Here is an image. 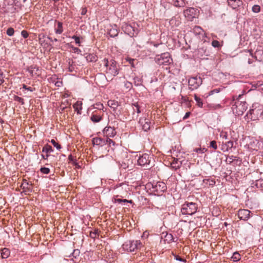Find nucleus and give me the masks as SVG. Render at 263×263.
<instances>
[{
	"instance_id": "obj_1",
	"label": "nucleus",
	"mask_w": 263,
	"mask_h": 263,
	"mask_svg": "<svg viewBox=\"0 0 263 263\" xmlns=\"http://www.w3.org/2000/svg\"><path fill=\"white\" fill-rule=\"evenodd\" d=\"M241 95H239L236 99L234 98L232 103V109L234 114L237 116L242 115L247 108V104L245 101H241L239 98Z\"/></svg>"
},
{
	"instance_id": "obj_2",
	"label": "nucleus",
	"mask_w": 263,
	"mask_h": 263,
	"mask_svg": "<svg viewBox=\"0 0 263 263\" xmlns=\"http://www.w3.org/2000/svg\"><path fill=\"white\" fill-rule=\"evenodd\" d=\"M198 210V205L193 202H185L181 206V212L183 215H192L196 213Z\"/></svg>"
},
{
	"instance_id": "obj_3",
	"label": "nucleus",
	"mask_w": 263,
	"mask_h": 263,
	"mask_svg": "<svg viewBox=\"0 0 263 263\" xmlns=\"http://www.w3.org/2000/svg\"><path fill=\"white\" fill-rule=\"evenodd\" d=\"M247 116L253 120H256L260 117L263 118V106L260 105H255L252 106V108L250 109Z\"/></svg>"
},
{
	"instance_id": "obj_4",
	"label": "nucleus",
	"mask_w": 263,
	"mask_h": 263,
	"mask_svg": "<svg viewBox=\"0 0 263 263\" xmlns=\"http://www.w3.org/2000/svg\"><path fill=\"white\" fill-rule=\"evenodd\" d=\"M141 246L142 243L140 240H127L123 244L122 248L125 251L134 252Z\"/></svg>"
},
{
	"instance_id": "obj_5",
	"label": "nucleus",
	"mask_w": 263,
	"mask_h": 263,
	"mask_svg": "<svg viewBox=\"0 0 263 263\" xmlns=\"http://www.w3.org/2000/svg\"><path fill=\"white\" fill-rule=\"evenodd\" d=\"M155 60L160 65H168L173 61L170 53L168 52L157 55L155 58Z\"/></svg>"
},
{
	"instance_id": "obj_6",
	"label": "nucleus",
	"mask_w": 263,
	"mask_h": 263,
	"mask_svg": "<svg viewBox=\"0 0 263 263\" xmlns=\"http://www.w3.org/2000/svg\"><path fill=\"white\" fill-rule=\"evenodd\" d=\"M109 64V67L106 69V73L108 77H115L118 74L119 70L117 63L115 60L111 59Z\"/></svg>"
},
{
	"instance_id": "obj_7",
	"label": "nucleus",
	"mask_w": 263,
	"mask_h": 263,
	"mask_svg": "<svg viewBox=\"0 0 263 263\" xmlns=\"http://www.w3.org/2000/svg\"><path fill=\"white\" fill-rule=\"evenodd\" d=\"M189 88L194 90L197 89L202 83V80L200 77H193L189 79Z\"/></svg>"
},
{
	"instance_id": "obj_8",
	"label": "nucleus",
	"mask_w": 263,
	"mask_h": 263,
	"mask_svg": "<svg viewBox=\"0 0 263 263\" xmlns=\"http://www.w3.org/2000/svg\"><path fill=\"white\" fill-rule=\"evenodd\" d=\"M152 188L154 192H156L158 194H160L165 191L167 187L165 183L159 181L153 184Z\"/></svg>"
},
{
	"instance_id": "obj_9",
	"label": "nucleus",
	"mask_w": 263,
	"mask_h": 263,
	"mask_svg": "<svg viewBox=\"0 0 263 263\" xmlns=\"http://www.w3.org/2000/svg\"><path fill=\"white\" fill-rule=\"evenodd\" d=\"M137 161L139 165L147 167L151 161L149 155L147 154L140 155Z\"/></svg>"
},
{
	"instance_id": "obj_10",
	"label": "nucleus",
	"mask_w": 263,
	"mask_h": 263,
	"mask_svg": "<svg viewBox=\"0 0 263 263\" xmlns=\"http://www.w3.org/2000/svg\"><path fill=\"white\" fill-rule=\"evenodd\" d=\"M139 123L142 126V129L145 132H147L151 127V122L145 117H142L139 119Z\"/></svg>"
},
{
	"instance_id": "obj_11",
	"label": "nucleus",
	"mask_w": 263,
	"mask_h": 263,
	"mask_svg": "<svg viewBox=\"0 0 263 263\" xmlns=\"http://www.w3.org/2000/svg\"><path fill=\"white\" fill-rule=\"evenodd\" d=\"M197 9L190 7L183 12L184 15L186 17H187L189 20H192L193 18L196 17L197 14Z\"/></svg>"
},
{
	"instance_id": "obj_12",
	"label": "nucleus",
	"mask_w": 263,
	"mask_h": 263,
	"mask_svg": "<svg viewBox=\"0 0 263 263\" xmlns=\"http://www.w3.org/2000/svg\"><path fill=\"white\" fill-rule=\"evenodd\" d=\"M227 2L228 6L234 10H238L243 4L241 0H227Z\"/></svg>"
},
{
	"instance_id": "obj_13",
	"label": "nucleus",
	"mask_w": 263,
	"mask_h": 263,
	"mask_svg": "<svg viewBox=\"0 0 263 263\" xmlns=\"http://www.w3.org/2000/svg\"><path fill=\"white\" fill-rule=\"evenodd\" d=\"M250 211L246 209L239 210L238 216L240 220H247L250 217Z\"/></svg>"
},
{
	"instance_id": "obj_14",
	"label": "nucleus",
	"mask_w": 263,
	"mask_h": 263,
	"mask_svg": "<svg viewBox=\"0 0 263 263\" xmlns=\"http://www.w3.org/2000/svg\"><path fill=\"white\" fill-rule=\"evenodd\" d=\"M103 134L107 138L114 137L116 135V132L114 127L106 126L103 130Z\"/></svg>"
},
{
	"instance_id": "obj_15",
	"label": "nucleus",
	"mask_w": 263,
	"mask_h": 263,
	"mask_svg": "<svg viewBox=\"0 0 263 263\" xmlns=\"http://www.w3.org/2000/svg\"><path fill=\"white\" fill-rule=\"evenodd\" d=\"M124 31L128 35L132 36L134 35L135 27L130 24H125L122 26Z\"/></svg>"
},
{
	"instance_id": "obj_16",
	"label": "nucleus",
	"mask_w": 263,
	"mask_h": 263,
	"mask_svg": "<svg viewBox=\"0 0 263 263\" xmlns=\"http://www.w3.org/2000/svg\"><path fill=\"white\" fill-rule=\"evenodd\" d=\"M234 142L233 141L230 140L227 142H222L221 150L224 152H228L233 147Z\"/></svg>"
},
{
	"instance_id": "obj_17",
	"label": "nucleus",
	"mask_w": 263,
	"mask_h": 263,
	"mask_svg": "<svg viewBox=\"0 0 263 263\" xmlns=\"http://www.w3.org/2000/svg\"><path fill=\"white\" fill-rule=\"evenodd\" d=\"M31 185V184H30L26 179H23L21 187L23 190V192H31L32 190L30 186Z\"/></svg>"
},
{
	"instance_id": "obj_18",
	"label": "nucleus",
	"mask_w": 263,
	"mask_h": 263,
	"mask_svg": "<svg viewBox=\"0 0 263 263\" xmlns=\"http://www.w3.org/2000/svg\"><path fill=\"white\" fill-rule=\"evenodd\" d=\"M28 71L30 73L31 76H39L40 74L39 67L36 66H30L28 69Z\"/></svg>"
},
{
	"instance_id": "obj_19",
	"label": "nucleus",
	"mask_w": 263,
	"mask_h": 263,
	"mask_svg": "<svg viewBox=\"0 0 263 263\" xmlns=\"http://www.w3.org/2000/svg\"><path fill=\"white\" fill-rule=\"evenodd\" d=\"M133 109L134 111L133 114V119H137L138 117V114L141 112L139 105L137 103L133 104Z\"/></svg>"
},
{
	"instance_id": "obj_20",
	"label": "nucleus",
	"mask_w": 263,
	"mask_h": 263,
	"mask_svg": "<svg viewBox=\"0 0 263 263\" xmlns=\"http://www.w3.org/2000/svg\"><path fill=\"white\" fill-rule=\"evenodd\" d=\"M92 142L94 145H99L101 146L105 145V139H104L100 137H96L93 138Z\"/></svg>"
},
{
	"instance_id": "obj_21",
	"label": "nucleus",
	"mask_w": 263,
	"mask_h": 263,
	"mask_svg": "<svg viewBox=\"0 0 263 263\" xmlns=\"http://www.w3.org/2000/svg\"><path fill=\"white\" fill-rule=\"evenodd\" d=\"M119 33L118 29L117 26L115 25L114 26H112L111 28H110L108 30V34L111 37H116L118 35Z\"/></svg>"
},
{
	"instance_id": "obj_22",
	"label": "nucleus",
	"mask_w": 263,
	"mask_h": 263,
	"mask_svg": "<svg viewBox=\"0 0 263 263\" xmlns=\"http://www.w3.org/2000/svg\"><path fill=\"white\" fill-rule=\"evenodd\" d=\"M85 55L87 61L89 62H96L98 60V57L94 53H86Z\"/></svg>"
},
{
	"instance_id": "obj_23",
	"label": "nucleus",
	"mask_w": 263,
	"mask_h": 263,
	"mask_svg": "<svg viewBox=\"0 0 263 263\" xmlns=\"http://www.w3.org/2000/svg\"><path fill=\"white\" fill-rule=\"evenodd\" d=\"M55 22L57 23V27L54 29L55 32L56 34H60L63 31V23L57 21H55Z\"/></svg>"
},
{
	"instance_id": "obj_24",
	"label": "nucleus",
	"mask_w": 263,
	"mask_h": 263,
	"mask_svg": "<svg viewBox=\"0 0 263 263\" xmlns=\"http://www.w3.org/2000/svg\"><path fill=\"white\" fill-rule=\"evenodd\" d=\"M181 164V162L179 161L178 159H174V160L171 163V166L173 168L176 170L180 167Z\"/></svg>"
},
{
	"instance_id": "obj_25",
	"label": "nucleus",
	"mask_w": 263,
	"mask_h": 263,
	"mask_svg": "<svg viewBox=\"0 0 263 263\" xmlns=\"http://www.w3.org/2000/svg\"><path fill=\"white\" fill-rule=\"evenodd\" d=\"M102 119V118L101 116L98 115L95 113H93L90 117L91 120L95 123L99 122Z\"/></svg>"
},
{
	"instance_id": "obj_26",
	"label": "nucleus",
	"mask_w": 263,
	"mask_h": 263,
	"mask_svg": "<svg viewBox=\"0 0 263 263\" xmlns=\"http://www.w3.org/2000/svg\"><path fill=\"white\" fill-rule=\"evenodd\" d=\"M10 255V251L7 248H4L1 250V256L3 258H7Z\"/></svg>"
},
{
	"instance_id": "obj_27",
	"label": "nucleus",
	"mask_w": 263,
	"mask_h": 263,
	"mask_svg": "<svg viewBox=\"0 0 263 263\" xmlns=\"http://www.w3.org/2000/svg\"><path fill=\"white\" fill-rule=\"evenodd\" d=\"M107 104L108 105L114 110H115L119 106L118 102L115 100H109Z\"/></svg>"
},
{
	"instance_id": "obj_28",
	"label": "nucleus",
	"mask_w": 263,
	"mask_h": 263,
	"mask_svg": "<svg viewBox=\"0 0 263 263\" xmlns=\"http://www.w3.org/2000/svg\"><path fill=\"white\" fill-rule=\"evenodd\" d=\"M42 152V153H45L48 154V153L53 152V149L51 146L47 144L43 147Z\"/></svg>"
},
{
	"instance_id": "obj_29",
	"label": "nucleus",
	"mask_w": 263,
	"mask_h": 263,
	"mask_svg": "<svg viewBox=\"0 0 263 263\" xmlns=\"http://www.w3.org/2000/svg\"><path fill=\"white\" fill-rule=\"evenodd\" d=\"M185 5V0H174V5L175 7H184Z\"/></svg>"
},
{
	"instance_id": "obj_30",
	"label": "nucleus",
	"mask_w": 263,
	"mask_h": 263,
	"mask_svg": "<svg viewBox=\"0 0 263 263\" xmlns=\"http://www.w3.org/2000/svg\"><path fill=\"white\" fill-rule=\"evenodd\" d=\"M82 103L81 102H77L76 103L73 104V106L75 110L77 111L78 114H81L80 110L82 109Z\"/></svg>"
},
{
	"instance_id": "obj_31",
	"label": "nucleus",
	"mask_w": 263,
	"mask_h": 263,
	"mask_svg": "<svg viewBox=\"0 0 263 263\" xmlns=\"http://www.w3.org/2000/svg\"><path fill=\"white\" fill-rule=\"evenodd\" d=\"M240 255L237 252L234 253L232 256V259L233 261H238L240 259Z\"/></svg>"
},
{
	"instance_id": "obj_32",
	"label": "nucleus",
	"mask_w": 263,
	"mask_h": 263,
	"mask_svg": "<svg viewBox=\"0 0 263 263\" xmlns=\"http://www.w3.org/2000/svg\"><path fill=\"white\" fill-rule=\"evenodd\" d=\"M194 99L197 102V105L200 107H202L203 103L201 99L196 94L194 95Z\"/></svg>"
},
{
	"instance_id": "obj_33",
	"label": "nucleus",
	"mask_w": 263,
	"mask_h": 263,
	"mask_svg": "<svg viewBox=\"0 0 263 263\" xmlns=\"http://www.w3.org/2000/svg\"><path fill=\"white\" fill-rule=\"evenodd\" d=\"M80 251L79 249H74L72 253L69 256L70 257L72 256L73 258H77L80 255Z\"/></svg>"
},
{
	"instance_id": "obj_34",
	"label": "nucleus",
	"mask_w": 263,
	"mask_h": 263,
	"mask_svg": "<svg viewBox=\"0 0 263 263\" xmlns=\"http://www.w3.org/2000/svg\"><path fill=\"white\" fill-rule=\"evenodd\" d=\"M165 239L167 241L168 243L174 241V237L172 234H166L165 235Z\"/></svg>"
},
{
	"instance_id": "obj_35",
	"label": "nucleus",
	"mask_w": 263,
	"mask_h": 263,
	"mask_svg": "<svg viewBox=\"0 0 263 263\" xmlns=\"http://www.w3.org/2000/svg\"><path fill=\"white\" fill-rule=\"evenodd\" d=\"M260 7L258 5H255L252 8V11L254 13H259L260 11Z\"/></svg>"
},
{
	"instance_id": "obj_36",
	"label": "nucleus",
	"mask_w": 263,
	"mask_h": 263,
	"mask_svg": "<svg viewBox=\"0 0 263 263\" xmlns=\"http://www.w3.org/2000/svg\"><path fill=\"white\" fill-rule=\"evenodd\" d=\"M194 32L196 33L200 34L203 32V29L200 26H195L194 28Z\"/></svg>"
},
{
	"instance_id": "obj_37",
	"label": "nucleus",
	"mask_w": 263,
	"mask_h": 263,
	"mask_svg": "<svg viewBox=\"0 0 263 263\" xmlns=\"http://www.w3.org/2000/svg\"><path fill=\"white\" fill-rule=\"evenodd\" d=\"M235 158H236V157H235V156H234L233 155H232V156H228L227 157L226 161L229 164H231V163H232L233 162V161L234 160Z\"/></svg>"
},
{
	"instance_id": "obj_38",
	"label": "nucleus",
	"mask_w": 263,
	"mask_h": 263,
	"mask_svg": "<svg viewBox=\"0 0 263 263\" xmlns=\"http://www.w3.org/2000/svg\"><path fill=\"white\" fill-rule=\"evenodd\" d=\"M110 60L109 61L107 59L104 58L102 61V63L104 64V66L106 68V69H107V67H109V64Z\"/></svg>"
},
{
	"instance_id": "obj_39",
	"label": "nucleus",
	"mask_w": 263,
	"mask_h": 263,
	"mask_svg": "<svg viewBox=\"0 0 263 263\" xmlns=\"http://www.w3.org/2000/svg\"><path fill=\"white\" fill-rule=\"evenodd\" d=\"M52 144L55 147L58 149H60L61 148V145L58 143L54 139H52L50 141Z\"/></svg>"
},
{
	"instance_id": "obj_40",
	"label": "nucleus",
	"mask_w": 263,
	"mask_h": 263,
	"mask_svg": "<svg viewBox=\"0 0 263 263\" xmlns=\"http://www.w3.org/2000/svg\"><path fill=\"white\" fill-rule=\"evenodd\" d=\"M14 100L17 102L21 103L22 105L24 104V99L21 97H20L17 96H14Z\"/></svg>"
},
{
	"instance_id": "obj_41",
	"label": "nucleus",
	"mask_w": 263,
	"mask_h": 263,
	"mask_svg": "<svg viewBox=\"0 0 263 263\" xmlns=\"http://www.w3.org/2000/svg\"><path fill=\"white\" fill-rule=\"evenodd\" d=\"M93 107L99 110L103 109V105L101 103H97L93 105Z\"/></svg>"
},
{
	"instance_id": "obj_42",
	"label": "nucleus",
	"mask_w": 263,
	"mask_h": 263,
	"mask_svg": "<svg viewBox=\"0 0 263 263\" xmlns=\"http://www.w3.org/2000/svg\"><path fill=\"white\" fill-rule=\"evenodd\" d=\"M40 171L41 173L44 174H48L50 173V169L45 167H41Z\"/></svg>"
},
{
	"instance_id": "obj_43",
	"label": "nucleus",
	"mask_w": 263,
	"mask_h": 263,
	"mask_svg": "<svg viewBox=\"0 0 263 263\" xmlns=\"http://www.w3.org/2000/svg\"><path fill=\"white\" fill-rule=\"evenodd\" d=\"M107 144L110 146L111 145H115V142L109 138H107L106 139H105V144Z\"/></svg>"
},
{
	"instance_id": "obj_44",
	"label": "nucleus",
	"mask_w": 263,
	"mask_h": 263,
	"mask_svg": "<svg viewBox=\"0 0 263 263\" xmlns=\"http://www.w3.org/2000/svg\"><path fill=\"white\" fill-rule=\"evenodd\" d=\"M255 185L257 188L263 187V180H258L256 181Z\"/></svg>"
},
{
	"instance_id": "obj_45",
	"label": "nucleus",
	"mask_w": 263,
	"mask_h": 263,
	"mask_svg": "<svg viewBox=\"0 0 263 263\" xmlns=\"http://www.w3.org/2000/svg\"><path fill=\"white\" fill-rule=\"evenodd\" d=\"M14 30L12 27L9 28L7 30V34L8 36H11L14 34Z\"/></svg>"
},
{
	"instance_id": "obj_46",
	"label": "nucleus",
	"mask_w": 263,
	"mask_h": 263,
	"mask_svg": "<svg viewBox=\"0 0 263 263\" xmlns=\"http://www.w3.org/2000/svg\"><path fill=\"white\" fill-rule=\"evenodd\" d=\"M206 151H207V149L205 148H195L194 150V152H196L198 153H201V154H203V153H205Z\"/></svg>"
},
{
	"instance_id": "obj_47",
	"label": "nucleus",
	"mask_w": 263,
	"mask_h": 263,
	"mask_svg": "<svg viewBox=\"0 0 263 263\" xmlns=\"http://www.w3.org/2000/svg\"><path fill=\"white\" fill-rule=\"evenodd\" d=\"M210 146L212 147L214 149H216L217 148V142L215 140H213L210 142Z\"/></svg>"
},
{
	"instance_id": "obj_48",
	"label": "nucleus",
	"mask_w": 263,
	"mask_h": 263,
	"mask_svg": "<svg viewBox=\"0 0 263 263\" xmlns=\"http://www.w3.org/2000/svg\"><path fill=\"white\" fill-rule=\"evenodd\" d=\"M220 138L224 139L225 140L228 139V135L226 132H221L220 134Z\"/></svg>"
},
{
	"instance_id": "obj_49",
	"label": "nucleus",
	"mask_w": 263,
	"mask_h": 263,
	"mask_svg": "<svg viewBox=\"0 0 263 263\" xmlns=\"http://www.w3.org/2000/svg\"><path fill=\"white\" fill-rule=\"evenodd\" d=\"M126 60L129 62L132 67H135V62L136 61V60L130 58H128Z\"/></svg>"
},
{
	"instance_id": "obj_50",
	"label": "nucleus",
	"mask_w": 263,
	"mask_h": 263,
	"mask_svg": "<svg viewBox=\"0 0 263 263\" xmlns=\"http://www.w3.org/2000/svg\"><path fill=\"white\" fill-rule=\"evenodd\" d=\"M220 91V88H216V89L211 90L209 93V96L213 95V94H214L215 93H218Z\"/></svg>"
},
{
	"instance_id": "obj_51",
	"label": "nucleus",
	"mask_w": 263,
	"mask_h": 263,
	"mask_svg": "<svg viewBox=\"0 0 263 263\" xmlns=\"http://www.w3.org/2000/svg\"><path fill=\"white\" fill-rule=\"evenodd\" d=\"M212 45L215 48L219 47H220V43L218 41L214 40L212 42Z\"/></svg>"
},
{
	"instance_id": "obj_52",
	"label": "nucleus",
	"mask_w": 263,
	"mask_h": 263,
	"mask_svg": "<svg viewBox=\"0 0 263 263\" xmlns=\"http://www.w3.org/2000/svg\"><path fill=\"white\" fill-rule=\"evenodd\" d=\"M71 38L74 40L75 42L77 44H78L79 46H80V41L79 37L76 35H73L71 37Z\"/></svg>"
},
{
	"instance_id": "obj_53",
	"label": "nucleus",
	"mask_w": 263,
	"mask_h": 263,
	"mask_svg": "<svg viewBox=\"0 0 263 263\" xmlns=\"http://www.w3.org/2000/svg\"><path fill=\"white\" fill-rule=\"evenodd\" d=\"M90 236L91 238L96 237L97 236H99L98 231L97 230H96L94 232H90Z\"/></svg>"
},
{
	"instance_id": "obj_54",
	"label": "nucleus",
	"mask_w": 263,
	"mask_h": 263,
	"mask_svg": "<svg viewBox=\"0 0 263 263\" xmlns=\"http://www.w3.org/2000/svg\"><path fill=\"white\" fill-rule=\"evenodd\" d=\"M4 76L3 71L0 70V85L4 82Z\"/></svg>"
},
{
	"instance_id": "obj_55",
	"label": "nucleus",
	"mask_w": 263,
	"mask_h": 263,
	"mask_svg": "<svg viewBox=\"0 0 263 263\" xmlns=\"http://www.w3.org/2000/svg\"><path fill=\"white\" fill-rule=\"evenodd\" d=\"M21 35L24 38L26 39L28 37L29 34L26 30H23L21 32Z\"/></svg>"
},
{
	"instance_id": "obj_56",
	"label": "nucleus",
	"mask_w": 263,
	"mask_h": 263,
	"mask_svg": "<svg viewBox=\"0 0 263 263\" xmlns=\"http://www.w3.org/2000/svg\"><path fill=\"white\" fill-rule=\"evenodd\" d=\"M175 258L177 260H178V261H182V262H186V260L185 259H183V258H181L178 255H175Z\"/></svg>"
},
{
	"instance_id": "obj_57",
	"label": "nucleus",
	"mask_w": 263,
	"mask_h": 263,
	"mask_svg": "<svg viewBox=\"0 0 263 263\" xmlns=\"http://www.w3.org/2000/svg\"><path fill=\"white\" fill-rule=\"evenodd\" d=\"M23 88L26 89V90H28L30 91H33V89L31 87H27V85H25V84H23Z\"/></svg>"
},
{
	"instance_id": "obj_58",
	"label": "nucleus",
	"mask_w": 263,
	"mask_h": 263,
	"mask_svg": "<svg viewBox=\"0 0 263 263\" xmlns=\"http://www.w3.org/2000/svg\"><path fill=\"white\" fill-rule=\"evenodd\" d=\"M125 86L127 88H132V83L130 82H126L125 83Z\"/></svg>"
},
{
	"instance_id": "obj_59",
	"label": "nucleus",
	"mask_w": 263,
	"mask_h": 263,
	"mask_svg": "<svg viewBox=\"0 0 263 263\" xmlns=\"http://www.w3.org/2000/svg\"><path fill=\"white\" fill-rule=\"evenodd\" d=\"M87 12V9L86 8H83L81 11V14L82 15H84L86 14Z\"/></svg>"
},
{
	"instance_id": "obj_60",
	"label": "nucleus",
	"mask_w": 263,
	"mask_h": 263,
	"mask_svg": "<svg viewBox=\"0 0 263 263\" xmlns=\"http://www.w3.org/2000/svg\"><path fill=\"white\" fill-rule=\"evenodd\" d=\"M49 155L47 154L46 155H44L43 154H42L41 156H42V158L45 160H47L48 159V158L49 157Z\"/></svg>"
},
{
	"instance_id": "obj_61",
	"label": "nucleus",
	"mask_w": 263,
	"mask_h": 263,
	"mask_svg": "<svg viewBox=\"0 0 263 263\" xmlns=\"http://www.w3.org/2000/svg\"><path fill=\"white\" fill-rule=\"evenodd\" d=\"M115 202H116V203H121L122 202V199H115Z\"/></svg>"
},
{
	"instance_id": "obj_62",
	"label": "nucleus",
	"mask_w": 263,
	"mask_h": 263,
	"mask_svg": "<svg viewBox=\"0 0 263 263\" xmlns=\"http://www.w3.org/2000/svg\"><path fill=\"white\" fill-rule=\"evenodd\" d=\"M190 112H186L185 116H184L183 117V119H187V118H189V117L190 116Z\"/></svg>"
},
{
	"instance_id": "obj_63",
	"label": "nucleus",
	"mask_w": 263,
	"mask_h": 263,
	"mask_svg": "<svg viewBox=\"0 0 263 263\" xmlns=\"http://www.w3.org/2000/svg\"><path fill=\"white\" fill-rule=\"evenodd\" d=\"M215 184V181L214 180H211L209 183V185L211 186H213Z\"/></svg>"
},
{
	"instance_id": "obj_64",
	"label": "nucleus",
	"mask_w": 263,
	"mask_h": 263,
	"mask_svg": "<svg viewBox=\"0 0 263 263\" xmlns=\"http://www.w3.org/2000/svg\"><path fill=\"white\" fill-rule=\"evenodd\" d=\"M73 50H74L75 52L79 53V52H81V50L77 47H74Z\"/></svg>"
}]
</instances>
